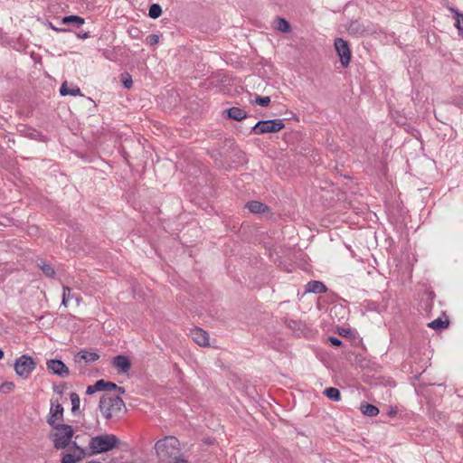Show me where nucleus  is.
I'll list each match as a JSON object with an SVG mask.
<instances>
[{
    "instance_id": "f257e3e1",
    "label": "nucleus",
    "mask_w": 463,
    "mask_h": 463,
    "mask_svg": "<svg viewBox=\"0 0 463 463\" xmlns=\"http://www.w3.org/2000/svg\"><path fill=\"white\" fill-rule=\"evenodd\" d=\"M99 410L105 420H117L126 412V405L119 396L104 393L99 398Z\"/></svg>"
},
{
    "instance_id": "cd10ccee",
    "label": "nucleus",
    "mask_w": 463,
    "mask_h": 463,
    "mask_svg": "<svg viewBox=\"0 0 463 463\" xmlns=\"http://www.w3.org/2000/svg\"><path fill=\"white\" fill-rule=\"evenodd\" d=\"M455 14L456 19V26L457 28L463 32V14H460L458 10L451 8L450 9Z\"/></svg>"
},
{
    "instance_id": "58836bf2",
    "label": "nucleus",
    "mask_w": 463,
    "mask_h": 463,
    "mask_svg": "<svg viewBox=\"0 0 463 463\" xmlns=\"http://www.w3.org/2000/svg\"><path fill=\"white\" fill-rule=\"evenodd\" d=\"M248 203H259V202H258V201H256V200H251V201H249Z\"/></svg>"
},
{
    "instance_id": "ddd939ff",
    "label": "nucleus",
    "mask_w": 463,
    "mask_h": 463,
    "mask_svg": "<svg viewBox=\"0 0 463 463\" xmlns=\"http://www.w3.org/2000/svg\"><path fill=\"white\" fill-rule=\"evenodd\" d=\"M191 337L201 346L209 345V335L202 328L195 327L191 330Z\"/></svg>"
},
{
    "instance_id": "4c0bfd02",
    "label": "nucleus",
    "mask_w": 463,
    "mask_h": 463,
    "mask_svg": "<svg viewBox=\"0 0 463 463\" xmlns=\"http://www.w3.org/2000/svg\"><path fill=\"white\" fill-rule=\"evenodd\" d=\"M3 356H4V352H3V350H2V349H0V359H2V358H3Z\"/></svg>"
},
{
    "instance_id": "c9c22d12",
    "label": "nucleus",
    "mask_w": 463,
    "mask_h": 463,
    "mask_svg": "<svg viewBox=\"0 0 463 463\" xmlns=\"http://www.w3.org/2000/svg\"><path fill=\"white\" fill-rule=\"evenodd\" d=\"M175 463H189L187 460L180 458L175 461Z\"/></svg>"
},
{
    "instance_id": "aec40b11",
    "label": "nucleus",
    "mask_w": 463,
    "mask_h": 463,
    "mask_svg": "<svg viewBox=\"0 0 463 463\" xmlns=\"http://www.w3.org/2000/svg\"><path fill=\"white\" fill-rule=\"evenodd\" d=\"M61 23L63 24H72L75 26L80 27L82 24H84L85 20L79 15H69V16L63 17L61 20Z\"/></svg>"
},
{
    "instance_id": "9b49d317",
    "label": "nucleus",
    "mask_w": 463,
    "mask_h": 463,
    "mask_svg": "<svg viewBox=\"0 0 463 463\" xmlns=\"http://www.w3.org/2000/svg\"><path fill=\"white\" fill-rule=\"evenodd\" d=\"M350 34L364 36L370 34L373 32V29L369 25H364L358 20L352 21L347 28Z\"/></svg>"
},
{
    "instance_id": "39448f33",
    "label": "nucleus",
    "mask_w": 463,
    "mask_h": 463,
    "mask_svg": "<svg viewBox=\"0 0 463 463\" xmlns=\"http://www.w3.org/2000/svg\"><path fill=\"white\" fill-rule=\"evenodd\" d=\"M284 128L285 124L282 119L260 120L253 126L252 132L256 135L276 133Z\"/></svg>"
},
{
    "instance_id": "c85d7f7f",
    "label": "nucleus",
    "mask_w": 463,
    "mask_h": 463,
    "mask_svg": "<svg viewBox=\"0 0 463 463\" xmlns=\"http://www.w3.org/2000/svg\"><path fill=\"white\" fill-rule=\"evenodd\" d=\"M70 397H71V405H72L71 410H72V411H75L76 410H78L80 408V397L75 392H71Z\"/></svg>"
},
{
    "instance_id": "423d86ee",
    "label": "nucleus",
    "mask_w": 463,
    "mask_h": 463,
    "mask_svg": "<svg viewBox=\"0 0 463 463\" xmlns=\"http://www.w3.org/2000/svg\"><path fill=\"white\" fill-rule=\"evenodd\" d=\"M35 368V363L28 355H22L14 363L15 373L22 378L26 379Z\"/></svg>"
},
{
    "instance_id": "e433bc0d",
    "label": "nucleus",
    "mask_w": 463,
    "mask_h": 463,
    "mask_svg": "<svg viewBox=\"0 0 463 463\" xmlns=\"http://www.w3.org/2000/svg\"><path fill=\"white\" fill-rule=\"evenodd\" d=\"M80 37L84 38V39H85V38H89V37H90V34H89V33H85L84 34L80 35Z\"/></svg>"
},
{
    "instance_id": "72a5a7b5",
    "label": "nucleus",
    "mask_w": 463,
    "mask_h": 463,
    "mask_svg": "<svg viewBox=\"0 0 463 463\" xmlns=\"http://www.w3.org/2000/svg\"><path fill=\"white\" fill-rule=\"evenodd\" d=\"M123 85L127 89H130L132 87L133 81L130 76H128V78L123 80Z\"/></svg>"
},
{
    "instance_id": "393cba45",
    "label": "nucleus",
    "mask_w": 463,
    "mask_h": 463,
    "mask_svg": "<svg viewBox=\"0 0 463 463\" xmlns=\"http://www.w3.org/2000/svg\"><path fill=\"white\" fill-rule=\"evenodd\" d=\"M428 326L430 328H433L435 330H439V329L447 327L449 326V322L448 321H444L441 318H437V319L431 321L430 323H429Z\"/></svg>"
},
{
    "instance_id": "412c9836",
    "label": "nucleus",
    "mask_w": 463,
    "mask_h": 463,
    "mask_svg": "<svg viewBox=\"0 0 463 463\" xmlns=\"http://www.w3.org/2000/svg\"><path fill=\"white\" fill-rule=\"evenodd\" d=\"M361 411L366 416L373 417L379 413V409L373 404L364 403L361 405Z\"/></svg>"
},
{
    "instance_id": "5701e85b",
    "label": "nucleus",
    "mask_w": 463,
    "mask_h": 463,
    "mask_svg": "<svg viewBox=\"0 0 463 463\" xmlns=\"http://www.w3.org/2000/svg\"><path fill=\"white\" fill-rule=\"evenodd\" d=\"M37 265L43 270V272L45 274V276L50 277V278L54 276L55 271H54L53 268L51 265L45 263L43 260H40L37 263Z\"/></svg>"
},
{
    "instance_id": "f8f14e48",
    "label": "nucleus",
    "mask_w": 463,
    "mask_h": 463,
    "mask_svg": "<svg viewBox=\"0 0 463 463\" xmlns=\"http://www.w3.org/2000/svg\"><path fill=\"white\" fill-rule=\"evenodd\" d=\"M72 453L63 455L61 463H76L77 461L83 458L86 455L84 449L79 447L76 443H73Z\"/></svg>"
},
{
    "instance_id": "9d476101",
    "label": "nucleus",
    "mask_w": 463,
    "mask_h": 463,
    "mask_svg": "<svg viewBox=\"0 0 463 463\" xmlns=\"http://www.w3.org/2000/svg\"><path fill=\"white\" fill-rule=\"evenodd\" d=\"M48 371L52 373L56 374L60 377L65 378L70 374L69 368L64 364L63 362L57 359L48 360L46 363Z\"/></svg>"
},
{
    "instance_id": "473e14b6",
    "label": "nucleus",
    "mask_w": 463,
    "mask_h": 463,
    "mask_svg": "<svg viewBox=\"0 0 463 463\" xmlns=\"http://www.w3.org/2000/svg\"><path fill=\"white\" fill-rule=\"evenodd\" d=\"M328 340L335 346H340L342 345V341L337 337L330 336Z\"/></svg>"
},
{
    "instance_id": "7c9ffc66",
    "label": "nucleus",
    "mask_w": 463,
    "mask_h": 463,
    "mask_svg": "<svg viewBox=\"0 0 463 463\" xmlns=\"http://www.w3.org/2000/svg\"><path fill=\"white\" fill-rule=\"evenodd\" d=\"M14 388V384L12 382H6L1 384L0 391L3 392H8Z\"/></svg>"
},
{
    "instance_id": "6e6552de",
    "label": "nucleus",
    "mask_w": 463,
    "mask_h": 463,
    "mask_svg": "<svg viewBox=\"0 0 463 463\" xmlns=\"http://www.w3.org/2000/svg\"><path fill=\"white\" fill-rule=\"evenodd\" d=\"M335 48L340 57L342 66L346 68L351 61V51L347 42L342 38H336L335 41Z\"/></svg>"
},
{
    "instance_id": "a878e982",
    "label": "nucleus",
    "mask_w": 463,
    "mask_h": 463,
    "mask_svg": "<svg viewBox=\"0 0 463 463\" xmlns=\"http://www.w3.org/2000/svg\"><path fill=\"white\" fill-rule=\"evenodd\" d=\"M162 14V8L158 4H153L149 8V16L153 19L158 18Z\"/></svg>"
},
{
    "instance_id": "2eb2a0df",
    "label": "nucleus",
    "mask_w": 463,
    "mask_h": 463,
    "mask_svg": "<svg viewBox=\"0 0 463 463\" xmlns=\"http://www.w3.org/2000/svg\"><path fill=\"white\" fill-rule=\"evenodd\" d=\"M99 358V355L92 351L80 350L75 356L76 363L85 362L87 364L93 363Z\"/></svg>"
},
{
    "instance_id": "dca6fc26",
    "label": "nucleus",
    "mask_w": 463,
    "mask_h": 463,
    "mask_svg": "<svg viewBox=\"0 0 463 463\" xmlns=\"http://www.w3.org/2000/svg\"><path fill=\"white\" fill-rule=\"evenodd\" d=\"M249 211L260 217H269L271 214L270 209L267 204H245Z\"/></svg>"
},
{
    "instance_id": "a211bd4d",
    "label": "nucleus",
    "mask_w": 463,
    "mask_h": 463,
    "mask_svg": "<svg viewBox=\"0 0 463 463\" xmlns=\"http://www.w3.org/2000/svg\"><path fill=\"white\" fill-rule=\"evenodd\" d=\"M226 113L229 118L237 121H241L247 117L246 111L238 107H232L226 109Z\"/></svg>"
},
{
    "instance_id": "4468645a",
    "label": "nucleus",
    "mask_w": 463,
    "mask_h": 463,
    "mask_svg": "<svg viewBox=\"0 0 463 463\" xmlns=\"http://www.w3.org/2000/svg\"><path fill=\"white\" fill-rule=\"evenodd\" d=\"M112 364L119 373H127L131 366L129 359L125 355L115 356Z\"/></svg>"
},
{
    "instance_id": "f704fd0d",
    "label": "nucleus",
    "mask_w": 463,
    "mask_h": 463,
    "mask_svg": "<svg viewBox=\"0 0 463 463\" xmlns=\"http://www.w3.org/2000/svg\"><path fill=\"white\" fill-rule=\"evenodd\" d=\"M49 27L56 32H66L67 31L66 29L55 27L52 23H49Z\"/></svg>"
},
{
    "instance_id": "bb28decb",
    "label": "nucleus",
    "mask_w": 463,
    "mask_h": 463,
    "mask_svg": "<svg viewBox=\"0 0 463 463\" xmlns=\"http://www.w3.org/2000/svg\"><path fill=\"white\" fill-rule=\"evenodd\" d=\"M74 298L73 295L71 294V288L67 286H63V294H62V301L61 305L67 307L68 301Z\"/></svg>"
},
{
    "instance_id": "f03ea898",
    "label": "nucleus",
    "mask_w": 463,
    "mask_h": 463,
    "mask_svg": "<svg viewBox=\"0 0 463 463\" xmlns=\"http://www.w3.org/2000/svg\"><path fill=\"white\" fill-rule=\"evenodd\" d=\"M155 449L159 459L163 462L171 463L180 458L178 457L180 453V443L175 437L166 436L158 440L155 445Z\"/></svg>"
},
{
    "instance_id": "b1692460",
    "label": "nucleus",
    "mask_w": 463,
    "mask_h": 463,
    "mask_svg": "<svg viewBox=\"0 0 463 463\" xmlns=\"http://www.w3.org/2000/svg\"><path fill=\"white\" fill-rule=\"evenodd\" d=\"M60 93L61 96H66V95L77 96V95L80 94V88L69 89L66 86V83H63L61 86Z\"/></svg>"
},
{
    "instance_id": "f3484780",
    "label": "nucleus",
    "mask_w": 463,
    "mask_h": 463,
    "mask_svg": "<svg viewBox=\"0 0 463 463\" xmlns=\"http://www.w3.org/2000/svg\"><path fill=\"white\" fill-rule=\"evenodd\" d=\"M326 290H327L326 286L323 282L318 281V280L309 281L306 285V292L320 294V293L326 292Z\"/></svg>"
},
{
    "instance_id": "c756f323",
    "label": "nucleus",
    "mask_w": 463,
    "mask_h": 463,
    "mask_svg": "<svg viewBox=\"0 0 463 463\" xmlns=\"http://www.w3.org/2000/svg\"><path fill=\"white\" fill-rule=\"evenodd\" d=\"M255 103L259 104L261 107H267L270 103V98L257 96L255 99Z\"/></svg>"
},
{
    "instance_id": "1a4fd4ad",
    "label": "nucleus",
    "mask_w": 463,
    "mask_h": 463,
    "mask_svg": "<svg viewBox=\"0 0 463 463\" xmlns=\"http://www.w3.org/2000/svg\"><path fill=\"white\" fill-rule=\"evenodd\" d=\"M63 416V408L58 402V401H52L50 413L47 420V422L53 428L55 426L61 425L60 421L62 420Z\"/></svg>"
},
{
    "instance_id": "6ab92c4d",
    "label": "nucleus",
    "mask_w": 463,
    "mask_h": 463,
    "mask_svg": "<svg viewBox=\"0 0 463 463\" xmlns=\"http://www.w3.org/2000/svg\"><path fill=\"white\" fill-rule=\"evenodd\" d=\"M275 29L282 33H288L291 30L290 24L284 18L277 17L275 19Z\"/></svg>"
},
{
    "instance_id": "2f4dec72",
    "label": "nucleus",
    "mask_w": 463,
    "mask_h": 463,
    "mask_svg": "<svg viewBox=\"0 0 463 463\" xmlns=\"http://www.w3.org/2000/svg\"><path fill=\"white\" fill-rule=\"evenodd\" d=\"M159 42V36L156 34H149L146 37V43L150 45H156Z\"/></svg>"
},
{
    "instance_id": "0eeeda50",
    "label": "nucleus",
    "mask_w": 463,
    "mask_h": 463,
    "mask_svg": "<svg viewBox=\"0 0 463 463\" xmlns=\"http://www.w3.org/2000/svg\"><path fill=\"white\" fill-rule=\"evenodd\" d=\"M113 390H117L118 393H124L125 390L122 387L118 386L116 383L111 382H106L101 379L97 381L94 384L89 385L86 390V393L88 395H92L97 392H110Z\"/></svg>"
},
{
    "instance_id": "7ed1b4c3",
    "label": "nucleus",
    "mask_w": 463,
    "mask_h": 463,
    "mask_svg": "<svg viewBox=\"0 0 463 463\" xmlns=\"http://www.w3.org/2000/svg\"><path fill=\"white\" fill-rule=\"evenodd\" d=\"M73 435L74 430L71 425L61 424L53 427V430L51 432L50 438L52 440L55 449H69L71 450L73 443H75L74 441H71Z\"/></svg>"
},
{
    "instance_id": "4be33fe9",
    "label": "nucleus",
    "mask_w": 463,
    "mask_h": 463,
    "mask_svg": "<svg viewBox=\"0 0 463 463\" xmlns=\"http://www.w3.org/2000/svg\"><path fill=\"white\" fill-rule=\"evenodd\" d=\"M324 394L330 400L338 402L341 400V393L337 388L329 387L324 391Z\"/></svg>"
},
{
    "instance_id": "ea45409f",
    "label": "nucleus",
    "mask_w": 463,
    "mask_h": 463,
    "mask_svg": "<svg viewBox=\"0 0 463 463\" xmlns=\"http://www.w3.org/2000/svg\"><path fill=\"white\" fill-rule=\"evenodd\" d=\"M75 299H76V301L79 303V301H80V297H75Z\"/></svg>"
},
{
    "instance_id": "20e7f679",
    "label": "nucleus",
    "mask_w": 463,
    "mask_h": 463,
    "mask_svg": "<svg viewBox=\"0 0 463 463\" xmlns=\"http://www.w3.org/2000/svg\"><path fill=\"white\" fill-rule=\"evenodd\" d=\"M119 439L113 434H103L92 437L89 441L90 455L108 452L118 447Z\"/></svg>"
}]
</instances>
